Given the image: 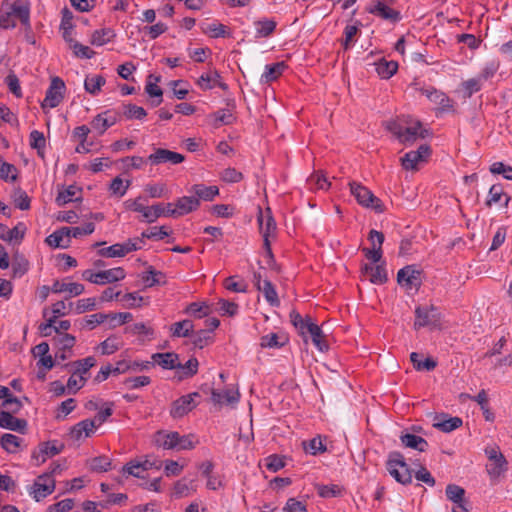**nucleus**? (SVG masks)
<instances>
[{
  "instance_id": "1",
  "label": "nucleus",
  "mask_w": 512,
  "mask_h": 512,
  "mask_svg": "<svg viewBox=\"0 0 512 512\" xmlns=\"http://www.w3.org/2000/svg\"><path fill=\"white\" fill-rule=\"evenodd\" d=\"M9 7L4 15H2V28L13 29L16 27V22L11 18L12 16L19 19L25 32H31L32 27L30 23V3L24 0H16L12 4L8 0H4L2 7Z\"/></svg>"
},
{
  "instance_id": "2",
  "label": "nucleus",
  "mask_w": 512,
  "mask_h": 512,
  "mask_svg": "<svg viewBox=\"0 0 512 512\" xmlns=\"http://www.w3.org/2000/svg\"><path fill=\"white\" fill-rule=\"evenodd\" d=\"M389 474L399 483L407 485L412 482V470L406 463L402 453L390 452L386 462Z\"/></svg>"
},
{
  "instance_id": "3",
  "label": "nucleus",
  "mask_w": 512,
  "mask_h": 512,
  "mask_svg": "<svg viewBox=\"0 0 512 512\" xmlns=\"http://www.w3.org/2000/svg\"><path fill=\"white\" fill-rule=\"evenodd\" d=\"M349 187L351 194L356 198L358 204L366 208H371L376 213H383L385 211L383 202L367 187L355 181H351Z\"/></svg>"
},
{
  "instance_id": "4",
  "label": "nucleus",
  "mask_w": 512,
  "mask_h": 512,
  "mask_svg": "<svg viewBox=\"0 0 512 512\" xmlns=\"http://www.w3.org/2000/svg\"><path fill=\"white\" fill-rule=\"evenodd\" d=\"M423 327L431 330L441 328V313L434 305L416 307L414 329Z\"/></svg>"
},
{
  "instance_id": "5",
  "label": "nucleus",
  "mask_w": 512,
  "mask_h": 512,
  "mask_svg": "<svg viewBox=\"0 0 512 512\" xmlns=\"http://www.w3.org/2000/svg\"><path fill=\"white\" fill-rule=\"evenodd\" d=\"M126 273L122 267H116L94 273L92 270H85L82 273L83 279L93 284L104 285L123 280Z\"/></svg>"
},
{
  "instance_id": "6",
  "label": "nucleus",
  "mask_w": 512,
  "mask_h": 512,
  "mask_svg": "<svg viewBox=\"0 0 512 512\" xmlns=\"http://www.w3.org/2000/svg\"><path fill=\"white\" fill-rule=\"evenodd\" d=\"M432 150L430 145L422 144L415 151L407 152L401 158V165L406 170H417V165L422 162H427L431 156Z\"/></svg>"
},
{
  "instance_id": "7",
  "label": "nucleus",
  "mask_w": 512,
  "mask_h": 512,
  "mask_svg": "<svg viewBox=\"0 0 512 512\" xmlns=\"http://www.w3.org/2000/svg\"><path fill=\"white\" fill-rule=\"evenodd\" d=\"M485 453L491 462V464L487 466V472L492 479L500 477L502 473L507 471L508 462L505 456L499 451L498 447L486 448Z\"/></svg>"
},
{
  "instance_id": "8",
  "label": "nucleus",
  "mask_w": 512,
  "mask_h": 512,
  "mask_svg": "<svg viewBox=\"0 0 512 512\" xmlns=\"http://www.w3.org/2000/svg\"><path fill=\"white\" fill-rule=\"evenodd\" d=\"M422 271L416 268V265H407L397 273V282L406 289L415 288L418 290L422 285Z\"/></svg>"
},
{
  "instance_id": "9",
  "label": "nucleus",
  "mask_w": 512,
  "mask_h": 512,
  "mask_svg": "<svg viewBox=\"0 0 512 512\" xmlns=\"http://www.w3.org/2000/svg\"><path fill=\"white\" fill-rule=\"evenodd\" d=\"M65 91V83L59 77H53L49 88L46 91V96L41 104L42 108L50 107L55 108L63 100Z\"/></svg>"
},
{
  "instance_id": "10",
  "label": "nucleus",
  "mask_w": 512,
  "mask_h": 512,
  "mask_svg": "<svg viewBox=\"0 0 512 512\" xmlns=\"http://www.w3.org/2000/svg\"><path fill=\"white\" fill-rule=\"evenodd\" d=\"M197 397H200V394L198 392H193L181 396L173 401L170 410L172 418H181L192 411L197 406V403L195 402V398Z\"/></svg>"
},
{
  "instance_id": "11",
  "label": "nucleus",
  "mask_w": 512,
  "mask_h": 512,
  "mask_svg": "<svg viewBox=\"0 0 512 512\" xmlns=\"http://www.w3.org/2000/svg\"><path fill=\"white\" fill-rule=\"evenodd\" d=\"M184 160L185 156L183 154L164 148L154 149V152L150 154L147 158V161L151 165H159L162 163H170L172 165H177L182 163Z\"/></svg>"
},
{
  "instance_id": "12",
  "label": "nucleus",
  "mask_w": 512,
  "mask_h": 512,
  "mask_svg": "<svg viewBox=\"0 0 512 512\" xmlns=\"http://www.w3.org/2000/svg\"><path fill=\"white\" fill-rule=\"evenodd\" d=\"M368 239L372 243V249L363 248L362 251L368 260L373 263H378L380 262L383 254L382 244L385 239L384 234L380 231L372 229L368 234Z\"/></svg>"
},
{
  "instance_id": "13",
  "label": "nucleus",
  "mask_w": 512,
  "mask_h": 512,
  "mask_svg": "<svg viewBox=\"0 0 512 512\" xmlns=\"http://www.w3.org/2000/svg\"><path fill=\"white\" fill-rule=\"evenodd\" d=\"M64 448V443H59L56 440L41 442L38 445V450L32 453V458L42 464L46 461L47 457H53L60 454Z\"/></svg>"
},
{
  "instance_id": "14",
  "label": "nucleus",
  "mask_w": 512,
  "mask_h": 512,
  "mask_svg": "<svg viewBox=\"0 0 512 512\" xmlns=\"http://www.w3.org/2000/svg\"><path fill=\"white\" fill-rule=\"evenodd\" d=\"M34 499L39 502L41 499L52 494L55 490V480L51 478V474H42L38 476L32 487Z\"/></svg>"
},
{
  "instance_id": "15",
  "label": "nucleus",
  "mask_w": 512,
  "mask_h": 512,
  "mask_svg": "<svg viewBox=\"0 0 512 512\" xmlns=\"http://www.w3.org/2000/svg\"><path fill=\"white\" fill-rule=\"evenodd\" d=\"M96 365V359L92 356L86 357L81 360H77L74 362H70L67 364H64L62 368L70 369L74 367L73 375L79 376V381L82 382V385H84L87 381V377L85 376L89 370Z\"/></svg>"
},
{
  "instance_id": "16",
  "label": "nucleus",
  "mask_w": 512,
  "mask_h": 512,
  "mask_svg": "<svg viewBox=\"0 0 512 512\" xmlns=\"http://www.w3.org/2000/svg\"><path fill=\"white\" fill-rule=\"evenodd\" d=\"M433 421V427L444 433L452 432L460 428L463 424L460 417H449L446 413L435 414Z\"/></svg>"
},
{
  "instance_id": "17",
  "label": "nucleus",
  "mask_w": 512,
  "mask_h": 512,
  "mask_svg": "<svg viewBox=\"0 0 512 512\" xmlns=\"http://www.w3.org/2000/svg\"><path fill=\"white\" fill-rule=\"evenodd\" d=\"M388 5V3L377 1L374 6L367 8V12L392 23L400 21V12L390 8Z\"/></svg>"
},
{
  "instance_id": "18",
  "label": "nucleus",
  "mask_w": 512,
  "mask_h": 512,
  "mask_svg": "<svg viewBox=\"0 0 512 512\" xmlns=\"http://www.w3.org/2000/svg\"><path fill=\"white\" fill-rule=\"evenodd\" d=\"M0 427L24 434L27 429V421L16 418L13 413L3 410L0 411Z\"/></svg>"
},
{
  "instance_id": "19",
  "label": "nucleus",
  "mask_w": 512,
  "mask_h": 512,
  "mask_svg": "<svg viewBox=\"0 0 512 512\" xmlns=\"http://www.w3.org/2000/svg\"><path fill=\"white\" fill-rule=\"evenodd\" d=\"M431 135L428 129L422 128V123L417 121L414 126L403 127V132L400 138V142L403 144L413 143L418 138L425 139Z\"/></svg>"
},
{
  "instance_id": "20",
  "label": "nucleus",
  "mask_w": 512,
  "mask_h": 512,
  "mask_svg": "<svg viewBox=\"0 0 512 512\" xmlns=\"http://www.w3.org/2000/svg\"><path fill=\"white\" fill-rule=\"evenodd\" d=\"M202 391L204 393H211V401L214 404L222 405L223 403L226 404H234L239 401V393L238 392H231L229 390H225L224 392H219L218 390L214 388H209L206 385L201 387Z\"/></svg>"
},
{
  "instance_id": "21",
  "label": "nucleus",
  "mask_w": 512,
  "mask_h": 512,
  "mask_svg": "<svg viewBox=\"0 0 512 512\" xmlns=\"http://www.w3.org/2000/svg\"><path fill=\"white\" fill-rule=\"evenodd\" d=\"M309 334L313 344L321 351L327 352L329 350V345L326 340V335L323 333L322 329L316 324L310 321L308 325H306L305 335Z\"/></svg>"
},
{
  "instance_id": "22",
  "label": "nucleus",
  "mask_w": 512,
  "mask_h": 512,
  "mask_svg": "<svg viewBox=\"0 0 512 512\" xmlns=\"http://www.w3.org/2000/svg\"><path fill=\"white\" fill-rule=\"evenodd\" d=\"M141 279L144 283L143 289L163 286L167 283L166 275L162 271L156 270L153 266H148L147 270L142 273Z\"/></svg>"
},
{
  "instance_id": "23",
  "label": "nucleus",
  "mask_w": 512,
  "mask_h": 512,
  "mask_svg": "<svg viewBox=\"0 0 512 512\" xmlns=\"http://www.w3.org/2000/svg\"><path fill=\"white\" fill-rule=\"evenodd\" d=\"M45 242L53 248H68L70 245L69 227H61L50 234Z\"/></svg>"
},
{
  "instance_id": "24",
  "label": "nucleus",
  "mask_w": 512,
  "mask_h": 512,
  "mask_svg": "<svg viewBox=\"0 0 512 512\" xmlns=\"http://www.w3.org/2000/svg\"><path fill=\"white\" fill-rule=\"evenodd\" d=\"M152 360L163 369L173 370L180 367L179 355L175 352L155 353L152 355Z\"/></svg>"
},
{
  "instance_id": "25",
  "label": "nucleus",
  "mask_w": 512,
  "mask_h": 512,
  "mask_svg": "<svg viewBox=\"0 0 512 512\" xmlns=\"http://www.w3.org/2000/svg\"><path fill=\"white\" fill-rule=\"evenodd\" d=\"M110 111H105L96 115L91 121V127L97 130L99 134H103L109 127L113 126L118 118L116 115H109Z\"/></svg>"
},
{
  "instance_id": "26",
  "label": "nucleus",
  "mask_w": 512,
  "mask_h": 512,
  "mask_svg": "<svg viewBox=\"0 0 512 512\" xmlns=\"http://www.w3.org/2000/svg\"><path fill=\"white\" fill-rule=\"evenodd\" d=\"M81 188L76 187L75 185H70L67 188H63V186L60 188L58 186V194L56 196L55 202L59 207H62L66 205L67 203H70L72 201H81V197H77L73 199L76 192H81Z\"/></svg>"
},
{
  "instance_id": "27",
  "label": "nucleus",
  "mask_w": 512,
  "mask_h": 512,
  "mask_svg": "<svg viewBox=\"0 0 512 512\" xmlns=\"http://www.w3.org/2000/svg\"><path fill=\"white\" fill-rule=\"evenodd\" d=\"M162 466V463L160 461H149L145 460L144 462H129L126 465L123 466L122 471L124 473H127L129 475H132L134 477H142L139 472H134V469H142V470H149L151 468L160 469Z\"/></svg>"
},
{
  "instance_id": "28",
  "label": "nucleus",
  "mask_w": 512,
  "mask_h": 512,
  "mask_svg": "<svg viewBox=\"0 0 512 512\" xmlns=\"http://www.w3.org/2000/svg\"><path fill=\"white\" fill-rule=\"evenodd\" d=\"M190 192L197 198L204 201H212L219 194L217 186H205L204 184H195L190 188Z\"/></svg>"
},
{
  "instance_id": "29",
  "label": "nucleus",
  "mask_w": 512,
  "mask_h": 512,
  "mask_svg": "<svg viewBox=\"0 0 512 512\" xmlns=\"http://www.w3.org/2000/svg\"><path fill=\"white\" fill-rule=\"evenodd\" d=\"M175 206L180 217L197 210L200 206V201L193 196H183L177 199Z\"/></svg>"
},
{
  "instance_id": "30",
  "label": "nucleus",
  "mask_w": 512,
  "mask_h": 512,
  "mask_svg": "<svg viewBox=\"0 0 512 512\" xmlns=\"http://www.w3.org/2000/svg\"><path fill=\"white\" fill-rule=\"evenodd\" d=\"M93 428H95V421L85 419L74 425L70 429L69 435L73 440L78 441L81 439L83 433H85L86 437H89L93 432Z\"/></svg>"
},
{
  "instance_id": "31",
  "label": "nucleus",
  "mask_w": 512,
  "mask_h": 512,
  "mask_svg": "<svg viewBox=\"0 0 512 512\" xmlns=\"http://www.w3.org/2000/svg\"><path fill=\"white\" fill-rule=\"evenodd\" d=\"M400 440L405 447L424 452L428 446V442L417 435L405 433L400 436Z\"/></svg>"
},
{
  "instance_id": "32",
  "label": "nucleus",
  "mask_w": 512,
  "mask_h": 512,
  "mask_svg": "<svg viewBox=\"0 0 512 512\" xmlns=\"http://www.w3.org/2000/svg\"><path fill=\"white\" fill-rule=\"evenodd\" d=\"M258 222L260 226V231L263 236H271L272 234L275 233L276 223L271 214L270 208L266 209V215H263L262 211L260 210Z\"/></svg>"
},
{
  "instance_id": "33",
  "label": "nucleus",
  "mask_w": 512,
  "mask_h": 512,
  "mask_svg": "<svg viewBox=\"0 0 512 512\" xmlns=\"http://www.w3.org/2000/svg\"><path fill=\"white\" fill-rule=\"evenodd\" d=\"M84 285L80 283H62L59 280H55L51 291L53 293L69 292L71 296H78L84 292Z\"/></svg>"
},
{
  "instance_id": "34",
  "label": "nucleus",
  "mask_w": 512,
  "mask_h": 512,
  "mask_svg": "<svg viewBox=\"0 0 512 512\" xmlns=\"http://www.w3.org/2000/svg\"><path fill=\"white\" fill-rule=\"evenodd\" d=\"M28 270V260L18 251L15 252L12 258V278H20L25 275Z\"/></svg>"
},
{
  "instance_id": "35",
  "label": "nucleus",
  "mask_w": 512,
  "mask_h": 512,
  "mask_svg": "<svg viewBox=\"0 0 512 512\" xmlns=\"http://www.w3.org/2000/svg\"><path fill=\"white\" fill-rule=\"evenodd\" d=\"M374 65L377 74L382 79L391 78L398 70V63L396 61H386L384 58L376 62Z\"/></svg>"
},
{
  "instance_id": "36",
  "label": "nucleus",
  "mask_w": 512,
  "mask_h": 512,
  "mask_svg": "<svg viewBox=\"0 0 512 512\" xmlns=\"http://www.w3.org/2000/svg\"><path fill=\"white\" fill-rule=\"evenodd\" d=\"M504 197L503 206L507 207L510 201V196L504 193L503 187L501 184H494L489 189V198L486 201V205L491 207L493 203H498Z\"/></svg>"
},
{
  "instance_id": "37",
  "label": "nucleus",
  "mask_w": 512,
  "mask_h": 512,
  "mask_svg": "<svg viewBox=\"0 0 512 512\" xmlns=\"http://www.w3.org/2000/svg\"><path fill=\"white\" fill-rule=\"evenodd\" d=\"M116 36L111 28L95 30L91 35L90 43L96 46H102L111 41Z\"/></svg>"
},
{
  "instance_id": "38",
  "label": "nucleus",
  "mask_w": 512,
  "mask_h": 512,
  "mask_svg": "<svg viewBox=\"0 0 512 512\" xmlns=\"http://www.w3.org/2000/svg\"><path fill=\"white\" fill-rule=\"evenodd\" d=\"M194 325L191 320L185 319L171 326L173 337H189L193 334Z\"/></svg>"
},
{
  "instance_id": "39",
  "label": "nucleus",
  "mask_w": 512,
  "mask_h": 512,
  "mask_svg": "<svg viewBox=\"0 0 512 512\" xmlns=\"http://www.w3.org/2000/svg\"><path fill=\"white\" fill-rule=\"evenodd\" d=\"M288 342L287 337L279 336L277 333L264 335L260 339L262 348H281Z\"/></svg>"
},
{
  "instance_id": "40",
  "label": "nucleus",
  "mask_w": 512,
  "mask_h": 512,
  "mask_svg": "<svg viewBox=\"0 0 512 512\" xmlns=\"http://www.w3.org/2000/svg\"><path fill=\"white\" fill-rule=\"evenodd\" d=\"M258 290L263 292L266 301L271 306L278 307L280 305L276 289L270 280H263V285Z\"/></svg>"
},
{
  "instance_id": "41",
  "label": "nucleus",
  "mask_w": 512,
  "mask_h": 512,
  "mask_svg": "<svg viewBox=\"0 0 512 512\" xmlns=\"http://www.w3.org/2000/svg\"><path fill=\"white\" fill-rule=\"evenodd\" d=\"M256 27V37H268L274 33L276 29V22L271 19L258 20L254 22Z\"/></svg>"
},
{
  "instance_id": "42",
  "label": "nucleus",
  "mask_w": 512,
  "mask_h": 512,
  "mask_svg": "<svg viewBox=\"0 0 512 512\" xmlns=\"http://www.w3.org/2000/svg\"><path fill=\"white\" fill-rule=\"evenodd\" d=\"M52 343L59 350L70 351L76 343V338L69 333L59 334L52 338Z\"/></svg>"
},
{
  "instance_id": "43",
  "label": "nucleus",
  "mask_w": 512,
  "mask_h": 512,
  "mask_svg": "<svg viewBox=\"0 0 512 512\" xmlns=\"http://www.w3.org/2000/svg\"><path fill=\"white\" fill-rule=\"evenodd\" d=\"M199 362L195 357L190 358L185 364L180 363L178 370H181V374L178 375L179 380L191 378L198 372Z\"/></svg>"
},
{
  "instance_id": "44",
  "label": "nucleus",
  "mask_w": 512,
  "mask_h": 512,
  "mask_svg": "<svg viewBox=\"0 0 512 512\" xmlns=\"http://www.w3.org/2000/svg\"><path fill=\"white\" fill-rule=\"evenodd\" d=\"M22 439L10 433H5L0 439L1 447L8 453H15L20 447Z\"/></svg>"
},
{
  "instance_id": "45",
  "label": "nucleus",
  "mask_w": 512,
  "mask_h": 512,
  "mask_svg": "<svg viewBox=\"0 0 512 512\" xmlns=\"http://www.w3.org/2000/svg\"><path fill=\"white\" fill-rule=\"evenodd\" d=\"M286 68L284 62H278L271 66H266V72L262 75V81L265 83H269L275 79H277Z\"/></svg>"
},
{
  "instance_id": "46",
  "label": "nucleus",
  "mask_w": 512,
  "mask_h": 512,
  "mask_svg": "<svg viewBox=\"0 0 512 512\" xmlns=\"http://www.w3.org/2000/svg\"><path fill=\"white\" fill-rule=\"evenodd\" d=\"M90 470L93 472H106L111 468V460L106 456H97L88 460Z\"/></svg>"
},
{
  "instance_id": "47",
  "label": "nucleus",
  "mask_w": 512,
  "mask_h": 512,
  "mask_svg": "<svg viewBox=\"0 0 512 512\" xmlns=\"http://www.w3.org/2000/svg\"><path fill=\"white\" fill-rule=\"evenodd\" d=\"M445 494L447 499L453 503L465 502V490L456 484L447 485Z\"/></svg>"
},
{
  "instance_id": "48",
  "label": "nucleus",
  "mask_w": 512,
  "mask_h": 512,
  "mask_svg": "<svg viewBox=\"0 0 512 512\" xmlns=\"http://www.w3.org/2000/svg\"><path fill=\"white\" fill-rule=\"evenodd\" d=\"M122 114L126 119L141 120L146 117L147 112L143 107L137 106L135 104H126L123 106Z\"/></svg>"
},
{
  "instance_id": "49",
  "label": "nucleus",
  "mask_w": 512,
  "mask_h": 512,
  "mask_svg": "<svg viewBox=\"0 0 512 512\" xmlns=\"http://www.w3.org/2000/svg\"><path fill=\"white\" fill-rule=\"evenodd\" d=\"M105 82L106 80L103 76L97 75L91 78H86L84 87L88 93L96 95L100 91L101 87L105 84Z\"/></svg>"
},
{
  "instance_id": "50",
  "label": "nucleus",
  "mask_w": 512,
  "mask_h": 512,
  "mask_svg": "<svg viewBox=\"0 0 512 512\" xmlns=\"http://www.w3.org/2000/svg\"><path fill=\"white\" fill-rule=\"evenodd\" d=\"M214 118V127L221 125H230L235 121V117L229 110H219L211 115Z\"/></svg>"
},
{
  "instance_id": "51",
  "label": "nucleus",
  "mask_w": 512,
  "mask_h": 512,
  "mask_svg": "<svg viewBox=\"0 0 512 512\" xmlns=\"http://www.w3.org/2000/svg\"><path fill=\"white\" fill-rule=\"evenodd\" d=\"M17 168L8 162H0V178L4 181H16L17 180Z\"/></svg>"
},
{
  "instance_id": "52",
  "label": "nucleus",
  "mask_w": 512,
  "mask_h": 512,
  "mask_svg": "<svg viewBox=\"0 0 512 512\" xmlns=\"http://www.w3.org/2000/svg\"><path fill=\"white\" fill-rule=\"evenodd\" d=\"M192 335L194 336L192 343L196 348L199 349L204 348L213 339L210 330L205 329L198 330L195 333L193 332Z\"/></svg>"
},
{
  "instance_id": "53",
  "label": "nucleus",
  "mask_w": 512,
  "mask_h": 512,
  "mask_svg": "<svg viewBox=\"0 0 512 512\" xmlns=\"http://www.w3.org/2000/svg\"><path fill=\"white\" fill-rule=\"evenodd\" d=\"M290 320H291V323L293 324V326L296 329H298L300 334L305 337L306 325H308V323H310L311 318L309 316H307L304 319L296 310H292L290 312Z\"/></svg>"
},
{
  "instance_id": "54",
  "label": "nucleus",
  "mask_w": 512,
  "mask_h": 512,
  "mask_svg": "<svg viewBox=\"0 0 512 512\" xmlns=\"http://www.w3.org/2000/svg\"><path fill=\"white\" fill-rule=\"evenodd\" d=\"M285 465V456L272 454L266 458V468L272 472L279 471L280 469L284 468Z\"/></svg>"
},
{
  "instance_id": "55",
  "label": "nucleus",
  "mask_w": 512,
  "mask_h": 512,
  "mask_svg": "<svg viewBox=\"0 0 512 512\" xmlns=\"http://www.w3.org/2000/svg\"><path fill=\"white\" fill-rule=\"evenodd\" d=\"M110 328H115L132 320L133 316L129 312L109 313Z\"/></svg>"
},
{
  "instance_id": "56",
  "label": "nucleus",
  "mask_w": 512,
  "mask_h": 512,
  "mask_svg": "<svg viewBox=\"0 0 512 512\" xmlns=\"http://www.w3.org/2000/svg\"><path fill=\"white\" fill-rule=\"evenodd\" d=\"M98 254L102 257H124L125 251L123 248V244L117 243L107 248H102L98 251Z\"/></svg>"
},
{
  "instance_id": "57",
  "label": "nucleus",
  "mask_w": 512,
  "mask_h": 512,
  "mask_svg": "<svg viewBox=\"0 0 512 512\" xmlns=\"http://www.w3.org/2000/svg\"><path fill=\"white\" fill-rule=\"evenodd\" d=\"M70 48L73 50L74 55L78 58L91 59L95 55V52L92 49L79 43L78 41L71 44Z\"/></svg>"
},
{
  "instance_id": "58",
  "label": "nucleus",
  "mask_w": 512,
  "mask_h": 512,
  "mask_svg": "<svg viewBox=\"0 0 512 512\" xmlns=\"http://www.w3.org/2000/svg\"><path fill=\"white\" fill-rule=\"evenodd\" d=\"M25 232L26 227L22 222H20L14 228L7 230V232L5 233V241L10 242L12 240H16L20 242L24 238Z\"/></svg>"
},
{
  "instance_id": "59",
  "label": "nucleus",
  "mask_w": 512,
  "mask_h": 512,
  "mask_svg": "<svg viewBox=\"0 0 512 512\" xmlns=\"http://www.w3.org/2000/svg\"><path fill=\"white\" fill-rule=\"evenodd\" d=\"M31 199L25 191L17 189L14 194V204L20 210H28L30 208Z\"/></svg>"
},
{
  "instance_id": "60",
  "label": "nucleus",
  "mask_w": 512,
  "mask_h": 512,
  "mask_svg": "<svg viewBox=\"0 0 512 512\" xmlns=\"http://www.w3.org/2000/svg\"><path fill=\"white\" fill-rule=\"evenodd\" d=\"M304 449L306 452L311 453L312 455H316L318 453H323L326 451V446L322 443L321 437H315L311 439L308 444L303 442Z\"/></svg>"
},
{
  "instance_id": "61",
  "label": "nucleus",
  "mask_w": 512,
  "mask_h": 512,
  "mask_svg": "<svg viewBox=\"0 0 512 512\" xmlns=\"http://www.w3.org/2000/svg\"><path fill=\"white\" fill-rule=\"evenodd\" d=\"M373 284H384L387 282V273L383 264L376 265L369 277Z\"/></svg>"
},
{
  "instance_id": "62",
  "label": "nucleus",
  "mask_w": 512,
  "mask_h": 512,
  "mask_svg": "<svg viewBox=\"0 0 512 512\" xmlns=\"http://www.w3.org/2000/svg\"><path fill=\"white\" fill-rule=\"evenodd\" d=\"M145 92L152 98H157V100L152 101V105L157 107L163 101V91L162 89L152 82H148L145 86Z\"/></svg>"
},
{
  "instance_id": "63",
  "label": "nucleus",
  "mask_w": 512,
  "mask_h": 512,
  "mask_svg": "<svg viewBox=\"0 0 512 512\" xmlns=\"http://www.w3.org/2000/svg\"><path fill=\"white\" fill-rule=\"evenodd\" d=\"M5 82L8 85V88H9L11 93H13L17 98H21L22 97V91H21V87H20V82H19V79H18V77H17V75L15 73L10 72L6 76Z\"/></svg>"
},
{
  "instance_id": "64",
  "label": "nucleus",
  "mask_w": 512,
  "mask_h": 512,
  "mask_svg": "<svg viewBox=\"0 0 512 512\" xmlns=\"http://www.w3.org/2000/svg\"><path fill=\"white\" fill-rule=\"evenodd\" d=\"M122 301L126 302V307L129 309L139 308L142 306L144 298L138 292L126 293L122 296Z\"/></svg>"
}]
</instances>
